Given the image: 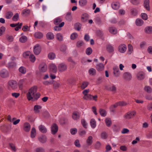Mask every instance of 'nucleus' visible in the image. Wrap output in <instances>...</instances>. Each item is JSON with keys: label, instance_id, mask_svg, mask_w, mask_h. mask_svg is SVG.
<instances>
[{"label": "nucleus", "instance_id": "f257e3e1", "mask_svg": "<svg viewBox=\"0 0 152 152\" xmlns=\"http://www.w3.org/2000/svg\"><path fill=\"white\" fill-rule=\"evenodd\" d=\"M37 89V87L36 86H33L29 89L27 94V97L28 101L31 100L33 99L37 100L39 97L40 94L38 92L36 93Z\"/></svg>", "mask_w": 152, "mask_h": 152}, {"label": "nucleus", "instance_id": "f03ea898", "mask_svg": "<svg viewBox=\"0 0 152 152\" xmlns=\"http://www.w3.org/2000/svg\"><path fill=\"white\" fill-rule=\"evenodd\" d=\"M89 89L85 90L83 91V94L84 95L83 97V99L86 100H91L92 95L90 94H88L89 92Z\"/></svg>", "mask_w": 152, "mask_h": 152}, {"label": "nucleus", "instance_id": "7ed1b4c3", "mask_svg": "<svg viewBox=\"0 0 152 152\" xmlns=\"http://www.w3.org/2000/svg\"><path fill=\"white\" fill-rule=\"evenodd\" d=\"M8 85L10 87L13 89H16L18 87V84L16 81L11 80L8 82Z\"/></svg>", "mask_w": 152, "mask_h": 152}, {"label": "nucleus", "instance_id": "20e7f679", "mask_svg": "<svg viewBox=\"0 0 152 152\" xmlns=\"http://www.w3.org/2000/svg\"><path fill=\"white\" fill-rule=\"evenodd\" d=\"M136 112L135 111L129 112L125 114L124 115V118L126 119H129L135 115Z\"/></svg>", "mask_w": 152, "mask_h": 152}, {"label": "nucleus", "instance_id": "39448f33", "mask_svg": "<svg viewBox=\"0 0 152 152\" xmlns=\"http://www.w3.org/2000/svg\"><path fill=\"white\" fill-rule=\"evenodd\" d=\"M39 69L40 72H45L47 69V65L44 63H41L39 66Z\"/></svg>", "mask_w": 152, "mask_h": 152}, {"label": "nucleus", "instance_id": "423d86ee", "mask_svg": "<svg viewBox=\"0 0 152 152\" xmlns=\"http://www.w3.org/2000/svg\"><path fill=\"white\" fill-rule=\"evenodd\" d=\"M41 51V47L39 44H36L34 47V52L36 55L39 54Z\"/></svg>", "mask_w": 152, "mask_h": 152}, {"label": "nucleus", "instance_id": "0eeeda50", "mask_svg": "<svg viewBox=\"0 0 152 152\" xmlns=\"http://www.w3.org/2000/svg\"><path fill=\"white\" fill-rule=\"evenodd\" d=\"M95 68L96 70L99 72L103 71L104 69V65L103 64L99 63L96 65Z\"/></svg>", "mask_w": 152, "mask_h": 152}, {"label": "nucleus", "instance_id": "6e6552de", "mask_svg": "<svg viewBox=\"0 0 152 152\" xmlns=\"http://www.w3.org/2000/svg\"><path fill=\"white\" fill-rule=\"evenodd\" d=\"M67 68L66 65L63 63L59 64L58 66V69L59 72H63L66 70Z\"/></svg>", "mask_w": 152, "mask_h": 152}, {"label": "nucleus", "instance_id": "1a4fd4ad", "mask_svg": "<svg viewBox=\"0 0 152 152\" xmlns=\"http://www.w3.org/2000/svg\"><path fill=\"white\" fill-rule=\"evenodd\" d=\"M58 127L57 125L55 124H53L51 127V130L52 134H54L57 132Z\"/></svg>", "mask_w": 152, "mask_h": 152}, {"label": "nucleus", "instance_id": "9d476101", "mask_svg": "<svg viewBox=\"0 0 152 152\" xmlns=\"http://www.w3.org/2000/svg\"><path fill=\"white\" fill-rule=\"evenodd\" d=\"M127 104V103L124 101L119 102L115 103L113 106L111 107V108L113 107L114 108L118 106H124Z\"/></svg>", "mask_w": 152, "mask_h": 152}, {"label": "nucleus", "instance_id": "9b49d317", "mask_svg": "<svg viewBox=\"0 0 152 152\" xmlns=\"http://www.w3.org/2000/svg\"><path fill=\"white\" fill-rule=\"evenodd\" d=\"M49 68L50 72L53 73H56L57 70V68L56 66L53 64H49Z\"/></svg>", "mask_w": 152, "mask_h": 152}, {"label": "nucleus", "instance_id": "f8f14e48", "mask_svg": "<svg viewBox=\"0 0 152 152\" xmlns=\"http://www.w3.org/2000/svg\"><path fill=\"white\" fill-rule=\"evenodd\" d=\"M145 77V74L142 72H138L137 75V77L138 80H142Z\"/></svg>", "mask_w": 152, "mask_h": 152}, {"label": "nucleus", "instance_id": "ddd939ff", "mask_svg": "<svg viewBox=\"0 0 152 152\" xmlns=\"http://www.w3.org/2000/svg\"><path fill=\"white\" fill-rule=\"evenodd\" d=\"M72 118L75 120L79 119L80 117V113L77 111L73 112L72 115Z\"/></svg>", "mask_w": 152, "mask_h": 152}, {"label": "nucleus", "instance_id": "4468645a", "mask_svg": "<svg viewBox=\"0 0 152 152\" xmlns=\"http://www.w3.org/2000/svg\"><path fill=\"white\" fill-rule=\"evenodd\" d=\"M126 49V46L124 44H121L118 47L119 51L122 53L125 52Z\"/></svg>", "mask_w": 152, "mask_h": 152}, {"label": "nucleus", "instance_id": "2eb2a0df", "mask_svg": "<svg viewBox=\"0 0 152 152\" xmlns=\"http://www.w3.org/2000/svg\"><path fill=\"white\" fill-rule=\"evenodd\" d=\"M113 73L114 76L117 77L119 76L120 73L119 69L118 67H115L113 68Z\"/></svg>", "mask_w": 152, "mask_h": 152}, {"label": "nucleus", "instance_id": "dca6fc26", "mask_svg": "<svg viewBox=\"0 0 152 152\" xmlns=\"http://www.w3.org/2000/svg\"><path fill=\"white\" fill-rule=\"evenodd\" d=\"M123 77L126 80H129L132 78L131 74L128 72H126L123 74Z\"/></svg>", "mask_w": 152, "mask_h": 152}, {"label": "nucleus", "instance_id": "f3484780", "mask_svg": "<svg viewBox=\"0 0 152 152\" xmlns=\"http://www.w3.org/2000/svg\"><path fill=\"white\" fill-rule=\"evenodd\" d=\"M89 18V15L87 13H85L82 15L81 20L83 22H85L88 20Z\"/></svg>", "mask_w": 152, "mask_h": 152}, {"label": "nucleus", "instance_id": "a211bd4d", "mask_svg": "<svg viewBox=\"0 0 152 152\" xmlns=\"http://www.w3.org/2000/svg\"><path fill=\"white\" fill-rule=\"evenodd\" d=\"M111 6L113 9L117 10L119 8L120 4L118 2H113L111 4Z\"/></svg>", "mask_w": 152, "mask_h": 152}, {"label": "nucleus", "instance_id": "6ab92c4d", "mask_svg": "<svg viewBox=\"0 0 152 152\" xmlns=\"http://www.w3.org/2000/svg\"><path fill=\"white\" fill-rule=\"evenodd\" d=\"M31 126L30 124L26 122L24 124V130L26 132H28L30 129Z\"/></svg>", "mask_w": 152, "mask_h": 152}, {"label": "nucleus", "instance_id": "aec40b11", "mask_svg": "<svg viewBox=\"0 0 152 152\" xmlns=\"http://www.w3.org/2000/svg\"><path fill=\"white\" fill-rule=\"evenodd\" d=\"M149 2V0H145L144 1V6L148 11L150 10Z\"/></svg>", "mask_w": 152, "mask_h": 152}, {"label": "nucleus", "instance_id": "412c9836", "mask_svg": "<svg viewBox=\"0 0 152 152\" xmlns=\"http://www.w3.org/2000/svg\"><path fill=\"white\" fill-rule=\"evenodd\" d=\"M39 140L42 143H45L47 141V137L44 135H42L38 138Z\"/></svg>", "mask_w": 152, "mask_h": 152}, {"label": "nucleus", "instance_id": "4be33fe9", "mask_svg": "<svg viewBox=\"0 0 152 152\" xmlns=\"http://www.w3.org/2000/svg\"><path fill=\"white\" fill-rule=\"evenodd\" d=\"M0 76L3 78L7 77L8 76V72L6 70H2L1 72Z\"/></svg>", "mask_w": 152, "mask_h": 152}, {"label": "nucleus", "instance_id": "5701e85b", "mask_svg": "<svg viewBox=\"0 0 152 152\" xmlns=\"http://www.w3.org/2000/svg\"><path fill=\"white\" fill-rule=\"evenodd\" d=\"M39 131L43 133H45L47 132V129L44 126L41 125L39 126Z\"/></svg>", "mask_w": 152, "mask_h": 152}, {"label": "nucleus", "instance_id": "b1692460", "mask_svg": "<svg viewBox=\"0 0 152 152\" xmlns=\"http://www.w3.org/2000/svg\"><path fill=\"white\" fill-rule=\"evenodd\" d=\"M42 108V107L39 105H36L34 107V111L35 113H39L40 112L39 110Z\"/></svg>", "mask_w": 152, "mask_h": 152}, {"label": "nucleus", "instance_id": "393cba45", "mask_svg": "<svg viewBox=\"0 0 152 152\" xmlns=\"http://www.w3.org/2000/svg\"><path fill=\"white\" fill-rule=\"evenodd\" d=\"M89 83L87 81H83L81 83L80 86V88L82 89L85 88L89 85Z\"/></svg>", "mask_w": 152, "mask_h": 152}, {"label": "nucleus", "instance_id": "a878e982", "mask_svg": "<svg viewBox=\"0 0 152 152\" xmlns=\"http://www.w3.org/2000/svg\"><path fill=\"white\" fill-rule=\"evenodd\" d=\"M30 10L29 9H25L23 10L22 12V15L25 16L28 15L30 14Z\"/></svg>", "mask_w": 152, "mask_h": 152}, {"label": "nucleus", "instance_id": "bb28decb", "mask_svg": "<svg viewBox=\"0 0 152 152\" xmlns=\"http://www.w3.org/2000/svg\"><path fill=\"white\" fill-rule=\"evenodd\" d=\"M90 124L91 127L94 129L96 126V122L94 118L91 119L90 121Z\"/></svg>", "mask_w": 152, "mask_h": 152}, {"label": "nucleus", "instance_id": "cd10ccee", "mask_svg": "<svg viewBox=\"0 0 152 152\" xmlns=\"http://www.w3.org/2000/svg\"><path fill=\"white\" fill-rule=\"evenodd\" d=\"M145 31L148 34L152 33V27L147 26L145 29Z\"/></svg>", "mask_w": 152, "mask_h": 152}, {"label": "nucleus", "instance_id": "c85d7f7f", "mask_svg": "<svg viewBox=\"0 0 152 152\" xmlns=\"http://www.w3.org/2000/svg\"><path fill=\"white\" fill-rule=\"evenodd\" d=\"M105 122L107 127L110 126L112 124V121L111 119L109 118H106L105 120Z\"/></svg>", "mask_w": 152, "mask_h": 152}, {"label": "nucleus", "instance_id": "c756f323", "mask_svg": "<svg viewBox=\"0 0 152 152\" xmlns=\"http://www.w3.org/2000/svg\"><path fill=\"white\" fill-rule=\"evenodd\" d=\"M110 32L112 34H116L117 30L114 27H110L109 29Z\"/></svg>", "mask_w": 152, "mask_h": 152}, {"label": "nucleus", "instance_id": "7c9ffc66", "mask_svg": "<svg viewBox=\"0 0 152 152\" xmlns=\"http://www.w3.org/2000/svg\"><path fill=\"white\" fill-rule=\"evenodd\" d=\"M26 83V81L23 79L20 80L18 83V86L19 88L22 89L23 85H24Z\"/></svg>", "mask_w": 152, "mask_h": 152}, {"label": "nucleus", "instance_id": "2f4dec72", "mask_svg": "<svg viewBox=\"0 0 152 152\" xmlns=\"http://www.w3.org/2000/svg\"><path fill=\"white\" fill-rule=\"evenodd\" d=\"M46 37L48 39H52L54 38V35L51 32L48 33L46 35Z\"/></svg>", "mask_w": 152, "mask_h": 152}, {"label": "nucleus", "instance_id": "473e14b6", "mask_svg": "<svg viewBox=\"0 0 152 152\" xmlns=\"http://www.w3.org/2000/svg\"><path fill=\"white\" fill-rule=\"evenodd\" d=\"M93 137L92 136H89L86 140V143L88 145H91L93 142Z\"/></svg>", "mask_w": 152, "mask_h": 152}, {"label": "nucleus", "instance_id": "72a5a7b5", "mask_svg": "<svg viewBox=\"0 0 152 152\" xmlns=\"http://www.w3.org/2000/svg\"><path fill=\"white\" fill-rule=\"evenodd\" d=\"M144 90L145 91L148 93H151L152 92V88L149 86H146L144 88Z\"/></svg>", "mask_w": 152, "mask_h": 152}, {"label": "nucleus", "instance_id": "f704fd0d", "mask_svg": "<svg viewBox=\"0 0 152 152\" xmlns=\"http://www.w3.org/2000/svg\"><path fill=\"white\" fill-rule=\"evenodd\" d=\"M143 23V21L141 19H137L136 20V25L138 26H142Z\"/></svg>", "mask_w": 152, "mask_h": 152}, {"label": "nucleus", "instance_id": "c9c22d12", "mask_svg": "<svg viewBox=\"0 0 152 152\" xmlns=\"http://www.w3.org/2000/svg\"><path fill=\"white\" fill-rule=\"evenodd\" d=\"M34 36L36 38L40 39L43 37V35L41 32H36L34 34Z\"/></svg>", "mask_w": 152, "mask_h": 152}, {"label": "nucleus", "instance_id": "e433bc0d", "mask_svg": "<svg viewBox=\"0 0 152 152\" xmlns=\"http://www.w3.org/2000/svg\"><path fill=\"white\" fill-rule=\"evenodd\" d=\"M36 135V130L34 128H32L31 132V136L32 138L35 137Z\"/></svg>", "mask_w": 152, "mask_h": 152}, {"label": "nucleus", "instance_id": "4c0bfd02", "mask_svg": "<svg viewBox=\"0 0 152 152\" xmlns=\"http://www.w3.org/2000/svg\"><path fill=\"white\" fill-rule=\"evenodd\" d=\"M96 69L93 68H90L89 71L88 73L89 74L92 75H96Z\"/></svg>", "mask_w": 152, "mask_h": 152}, {"label": "nucleus", "instance_id": "58836bf2", "mask_svg": "<svg viewBox=\"0 0 152 152\" xmlns=\"http://www.w3.org/2000/svg\"><path fill=\"white\" fill-rule=\"evenodd\" d=\"M62 21V19L59 17L56 18L54 21V23L56 25H58Z\"/></svg>", "mask_w": 152, "mask_h": 152}, {"label": "nucleus", "instance_id": "ea45409f", "mask_svg": "<svg viewBox=\"0 0 152 152\" xmlns=\"http://www.w3.org/2000/svg\"><path fill=\"white\" fill-rule=\"evenodd\" d=\"M99 112L102 116L105 117L106 115L107 112L104 110L102 109H100L99 110Z\"/></svg>", "mask_w": 152, "mask_h": 152}, {"label": "nucleus", "instance_id": "a19ab883", "mask_svg": "<svg viewBox=\"0 0 152 152\" xmlns=\"http://www.w3.org/2000/svg\"><path fill=\"white\" fill-rule=\"evenodd\" d=\"M27 37L25 36H23L21 37L19 41L20 42L22 43H24L27 41Z\"/></svg>", "mask_w": 152, "mask_h": 152}, {"label": "nucleus", "instance_id": "79ce46f5", "mask_svg": "<svg viewBox=\"0 0 152 152\" xmlns=\"http://www.w3.org/2000/svg\"><path fill=\"white\" fill-rule=\"evenodd\" d=\"M64 24V22H61L60 24H59L58 26H55L54 27V29L55 31H59L60 30V29L59 28V27H63Z\"/></svg>", "mask_w": 152, "mask_h": 152}, {"label": "nucleus", "instance_id": "37998d69", "mask_svg": "<svg viewBox=\"0 0 152 152\" xmlns=\"http://www.w3.org/2000/svg\"><path fill=\"white\" fill-rule=\"evenodd\" d=\"M12 12L11 11L8 12L6 14L5 17L7 19H10L13 15Z\"/></svg>", "mask_w": 152, "mask_h": 152}, {"label": "nucleus", "instance_id": "c03bdc74", "mask_svg": "<svg viewBox=\"0 0 152 152\" xmlns=\"http://www.w3.org/2000/svg\"><path fill=\"white\" fill-rule=\"evenodd\" d=\"M55 57V54L53 53H50L48 54V58L50 60H53L54 59Z\"/></svg>", "mask_w": 152, "mask_h": 152}, {"label": "nucleus", "instance_id": "a18cd8bd", "mask_svg": "<svg viewBox=\"0 0 152 152\" xmlns=\"http://www.w3.org/2000/svg\"><path fill=\"white\" fill-rule=\"evenodd\" d=\"M60 83L59 82H55L53 83V88L55 89H57L60 86Z\"/></svg>", "mask_w": 152, "mask_h": 152}, {"label": "nucleus", "instance_id": "49530a36", "mask_svg": "<svg viewBox=\"0 0 152 152\" xmlns=\"http://www.w3.org/2000/svg\"><path fill=\"white\" fill-rule=\"evenodd\" d=\"M19 71L23 74H24L26 72V68L22 66L19 69Z\"/></svg>", "mask_w": 152, "mask_h": 152}, {"label": "nucleus", "instance_id": "de8ad7c7", "mask_svg": "<svg viewBox=\"0 0 152 152\" xmlns=\"http://www.w3.org/2000/svg\"><path fill=\"white\" fill-rule=\"evenodd\" d=\"M87 3L86 0H80L79 1V4L81 6H83L85 5Z\"/></svg>", "mask_w": 152, "mask_h": 152}, {"label": "nucleus", "instance_id": "09e8293b", "mask_svg": "<svg viewBox=\"0 0 152 152\" xmlns=\"http://www.w3.org/2000/svg\"><path fill=\"white\" fill-rule=\"evenodd\" d=\"M66 19L68 21H71L72 19L71 13V12H68L66 15Z\"/></svg>", "mask_w": 152, "mask_h": 152}, {"label": "nucleus", "instance_id": "8fccbe9b", "mask_svg": "<svg viewBox=\"0 0 152 152\" xmlns=\"http://www.w3.org/2000/svg\"><path fill=\"white\" fill-rule=\"evenodd\" d=\"M57 39L59 41H62L63 40V37L62 35L60 33L57 34L56 35Z\"/></svg>", "mask_w": 152, "mask_h": 152}, {"label": "nucleus", "instance_id": "3c124183", "mask_svg": "<svg viewBox=\"0 0 152 152\" xmlns=\"http://www.w3.org/2000/svg\"><path fill=\"white\" fill-rule=\"evenodd\" d=\"M81 25L79 23H76L75 25V29L79 31L81 28Z\"/></svg>", "mask_w": 152, "mask_h": 152}, {"label": "nucleus", "instance_id": "603ef678", "mask_svg": "<svg viewBox=\"0 0 152 152\" xmlns=\"http://www.w3.org/2000/svg\"><path fill=\"white\" fill-rule=\"evenodd\" d=\"M131 2L134 5H137L140 4V0H131Z\"/></svg>", "mask_w": 152, "mask_h": 152}, {"label": "nucleus", "instance_id": "864d4df0", "mask_svg": "<svg viewBox=\"0 0 152 152\" xmlns=\"http://www.w3.org/2000/svg\"><path fill=\"white\" fill-rule=\"evenodd\" d=\"M107 51L110 53L113 51V48L111 45H108L107 47Z\"/></svg>", "mask_w": 152, "mask_h": 152}, {"label": "nucleus", "instance_id": "5fc2aeb1", "mask_svg": "<svg viewBox=\"0 0 152 152\" xmlns=\"http://www.w3.org/2000/svg\"><path fill=\"white\" fill-rule=\"evenodd\" d=\"M132 14L134 16L137 15V10L135 8H132L131 10Z\"/></svg>", "mask_w": 152, "mask_h": 152}, {"label": "nucleus", "instance_id": "6e6d98bb", "mask_svg": "<svg viewBox=\"0 0 152 152\" xmlns=\"http://www.w3.org/2000/svg\"><path fill=\"white\" fill-rule=\"evenodd\" d=\"M92 52V50L91 48H88L86 50V53L88 55H91Z\"/></svg>", "mask_w": 152, "mask_h": 152}, {"label": "nucleus", "instance_id": "4d7b16f0", "mask_svg": "<svg viewBox=\"0 0 152 152\" xmlns=\"http://www.w3.org/2000/svg\"><path fill=\"white\" fill-rule=\"evenodd\" d=\"M132 50L133 47L132 45L130 44H129L128 45V53L129 54H130L132 53Z\"/></svg>", "mask_w": 152, "mask_h": 152}, {"label": "nucleus", "instance_id": "13d9d810", "mask_svg": "<svg viewBox=\"0 0 152 152\" xmlns=\"http://www.w3.org/2000/svg\"><path fill=\"white\" fill-rule=\"evenodd\" d=\"M29 58L30 61L32 62H34L36 60L35 56L33 54H31Z\"/></svg>", "mask_w": 152, "mask_h": 152}, {"label": "nucleus", "instance_id": "bf43d9fd", "mask_svg": "<svg viewBox=\"0 0 152 152\" xmlns=\"http://www.w3.org/2000/svg\"><path fill=\"white\" fill-rule=\"evenodd\" d=\"M31 53L30 51H27L24 52L23 54V56L25 58H28L31 54Z\"/></svg>", "mask_w": 152, "mask_h": 152}, {"label": "nucleus", "instance_id": "052dcab7", "mask_svg": "<svg viewBox=\"0 0 152 152\" xmlns=\"http://www.w3.org/2000/svg\"><path fill=\"white\" fill-rule=\"evenodd\" d=\"M77 34L76 33H72L71 35L70 38L71 39L74 40L77 37Z\"/></svg>", "mask_w": 152, "mask_h": 152}, {"label": "nucleus", "instance_id": "680f3d73", "mask_svg": "<svg viewBox=\"0 0 152 152\" xmlns=\"http://www.w3.org/2000/svg\"><path fill=\"white\" fill-rule=\"evenodd\" d=\"M19 18V15L18 13H16L12 18V20L14 21H17Z\"/></svg>", "mask_w": 152, "mask_h": 152}, {"label": "nucleus", "instance_id": "e2e57ef3", "mask_svg": "<svg viewBox=\"0 0 152 152\" xmlns=\"http://www.w3.org/2000/svg\"><path fill=\"white\" fill-rule=\"evenodd\" d=\"M108 90L113 92L114 93H115L116 92V88L114 85H113L110 87L109 89Z\"/></svg>", "mask_w": 152, "mask_h": 152}, {"label": "nucleus", "instance_id": "0e129e2a", "mask_svg": "<svg viewBox=\"0 0 152 152\" xmlns=\"http://www.w3.org/2000/svg\"><path fill=\"white\" fill-rule=\"evenodd\" d=\"M5 30V28L4 26H2L0 28V36L3 34Z\"/></svg>", "mask_w": 152, "mask_h": 152}, {"label": "nucleus", "instance_id": "69168bd1", "mask_svg": "<svg viewBox=\"0 0 152 152\" xmlns=\"http://www.w3.org/2000/svg\"><path fill=\"white\" fill-rule=\"evenodd\" d=\"M9 145L11 149L14 151H16V149L15 145L12 143H10Z\"/></svg>", "mask_w": 152, "mask_h": 152}, {"label": "nucleus", "instance_id": "338daca9", "mask_svg": "<svg viewBox=\"0 0 152 152\" xmlns=\"http://www.w3.org/2000/svg\"><path fill=\"white\" fill-rule=\"evenodd\" d=\"M16 66V63L14 62H10L8 64V66L10 68Z\"/></svg>", "mask_w": 152, "mask_h": 152}, {"label": "nucleus", "instance_id": "774afa93", "mask_svg": "<svg viewBox=\"0 0 152 152\" xmlns=\"http://www.w3.org/2000/svg\"><path fill=\"white\" fill-rule=\"evenodd\" d=\"M147 109L149 110L152 111V102L148 104Z\"/></svg>", "mask_w": 152, "mask_h": 152}]
</instances>
